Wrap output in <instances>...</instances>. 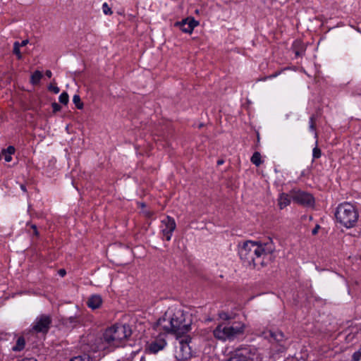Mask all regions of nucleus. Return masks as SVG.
<instances>
[{
	"label": "nucleus",
	"instance_id": "1",
	"mask_svg": "<svg viewBox=\"0 0 361 361\" xmlns=\"http://www.w3.org/2000/svg\"><path fill=\"white\" fill-rule=\"evenodd\" d=\"M190 320L186 319L184 311L178 305L169 307L157 321V330L177 335L175 357L178 360H188L192 355L189 345L190 338L188 336H180L190 330Z\"/></svg>",
	"mask_w": 361,
	"mask_h": 361
},
{
	"label": "nucleus",
	"instance_id": "2",
	"mask_svg": "<svg viewBox=\"0 0 361 361\" xmlns=\"http://www.w3.org/2000/svg\"><path fill=\"white\" fill-rule=\"evenodd\" d=\"M274 250L271 240L263 243L248 240L239 246L238 255L245 266L255 268L265 266Z\"/></svg>",
	"mask_w": 361,
	"mask_h": 361
},
{
	"label": "nucleus",
	"instance_id": "3",
	"mask_svg": "<svg viewBox=\"0 0 361 361\" xmlns=\"http://www.w3.org/2000/svg\"><path fill=\"white\" fill-rule=\"evenodd\" d=\"M132 334V330L126 324H115L107 329L103 337L90 336V349L93 352L105 350L110 347H118L127 340Z\"/></svg>",
	"mask_w": 361,
	"mask_h": 361
},
{
	"label": "nucleus",
	"instance_id": "4",
	"mask_svg": "<svg viewBox=\"0 0 361 361\" xmlns=\"http://www.w3.org/2000/svg\"><path fill=\"white\" fill-rule=\"evenodd\" d=\"M336 221L347 228L353 227L359 217L357 208L349 202L340 204L335 213Z\"/></svg>",
	"mask_w": 361,
	"mask_h": 361
},
{
	"label": "nucleus",
	"instance_id": "5",
	"mask_svg": "<svg viewBox=\"0 0 361 361\" xmlns=\"http://www.w3.org/2000/svg\"><path fill=\"white\" fill-rule=\"evenodd\" d=\"M226 361H254L251 350L247 347H240L229 352Z\"/></svg>",
	"mask_w": 361,
	"mask_h": 361
},
{
	"label": "nucleus",
	"instance_id": "6",
	"mask_svg": "<svg viewBox=\"0 0 361 361\" xmlns=\"http://www.w3.org/2000/svg\"><path fill=\"white\" fill-rule=\"evenodd\" d=\"M51 318L49 315L38 316L32 324V329L37 333L46 334L50 328Z\"/></svg>",
	"mask_w": 361,
	"mask_h": 361
},
{
	"label": "nucleus",
	"instance_id": "7",
	"mask_svg": "<svg viewBox=\"0 0 361 361\" xmlns=\"http://www.w3.org/2000/svg\"><path fill=\"white\" fill-rule=\"evenodd\" d=\"M290 196L293 201L298 204L309 207L314 204V198L310 193L301 190H292Z\"/></svg>",
	"mask_w": 361,
	"mask_h": 361
},
{
	"label": "nucleus",
	"instance_id": "8",
	"mask_svg": "<svg viewBox=\"0 0 361 361\" xmlns=\"http://www.w3.org/2000/svg\"><path fill=\"white\" fill-rule=\"evenodd\" d=\"M176 224L175 220L169 216L161 221V231L164 238L167 241H169L171 239L173 232L176 229Z\"/></svg>",
	"mask_w": 361,
	"mask_h": 361
},
{
	"label": "nucleus",
	"instance_id": "9",
	"mask_svg": "<svg viewBox=\"0 0 361 361\" xmlns=\"http://www.w3.org/2000/svg\"><path fill=\"white\" fill-rule=\"evenodd\" d=\"M214 336L215 338L221 340H232V334L229 333L228 325L219 324L214 330Z\"/></svg>",
	"mask_w": 361,
	"mask_h": 361
},
{
	"label": "nucleus",
	"instance_id": "10",
	"mask_svg": "<svg viewBox=\"0 0 361 361\" xmlns=\"http://www.w3.org/2000/svg\"><path fill=\"white\" fill-rule=\"evenodd\" d=\"M197 25L198 22L194 18H188L181 22L176 23L175 25L178 27L183 32L190 34Z\"/></svg>",
	"mask_w": 361,
	"mask_h": 361
},
{
	"label": "nucleus",
	"instance_id": "11",
	"mask_svg": "<svg viewBox=\"0 0 361 361\" xmlns=\"http://www.w3.org/2000/svg\"><path fill=\"white\" fill-rule=\"evenodd\" d=\"M229 333L232 334V340L237 336L243 334L245 330V325L242 322H234L231 325H228Z\"/></svg>",
	"mask_w": 361,
	"mask_h": 361
},
{
	"label": "nucleus",
	"instance_id": "12",
	"mask_svg": "<svg viewBox=\"0 0 361 361\" xmlns=\"http://www.w3.org/2000/svg\"><path fill=\"white\" fill-rule=\"evenodd\" d=\"M166 345V342L164 338H158L153 341L148 345V350L152 353H157L159 350H163Z\"/></svg>",
	"mask_w": 361,
	"mask_h": 361
},
{
	"label": "nucleus",
	"instance_id": "13",
	"mask_svg": "<svg viewBox=\"0 0 361 361\" xmlns=\"http://www.w3.org/2000/svg\"><path fill=\"white\" fill-rule=\"evenodd\" d=\"M102 304V299L99 295H93L90 297L87 301V306L95 310L99 308Z\"/></svg>",
	"mask_w": 361,
	"mask_h": 361
},
{
	"label": "nucleus",
	"instance_id": "14",
	"mask_svg": "<svg viewBox=\"0 0 361 361\" xmlns=\"http://www.w3.org/2000/svg\"><path fill=\"white\" fill-rule=\"evenodd\" d=\"M263 336L265 338H273L277 342L283 341L285 338L284 334L281 331H272L269 330L267 332H263Z\"/></svg>",
	"mask_w": 361,
	"mask_h": 361
},
{
	"label": "nucleus",
	"instance_id": "15",
	"mask_svg": "<svg viewBox=\"0 0 361 361\" xmlns=\"http://www.w3.org/2000/svg\"><path fill=\"white\" fill-rule=\"evenodd\" d=\"M290 203V197L288 195L282 193L279 198V205L280 209H283Z\"/></svg>",
	"mask_w": 361,
	"mask_h": 361
},
{
	"label": "nucleus",
	"instance_id": "16",
	"mask_svg": "<svg viewBox=\"0 0 361 361\" xmlns=\"http://www.w3.org/2000/svg\"><path fill=\"white\" fill-rule=\"evenodd\" d=\"M14 152L15 148L13 146H9L2 151V154L4 155V159L6 162H10L12 160L11 155L14 154Z\"/></svg>",
	"mask_w": 361,
	"mask_h": 361
},
{
	"label": "nucleus",
	"instance_id": "17",
	"mask_svg": "<svg viewBox=\"0 0 361 361\" xmlns=\"http://www.w3.org/2000/svg\"><path fill=\"white\" fill-rule=\"evenodd\" d=\"M42 78V73L39 71H35L31 75L30 82L33 85L39 84L40 80Z\"/></svg>",
	"mask_w": 361,
	"mask_h": 361
},
{
	"label": "nucleus",
	"instance_id": "18",
	"mask_svg": "<svg viewBox=\"0 0 361 361\" xmlns=\"http://www.w3.org/2000/svg\"><path fill=\"white\" fill-rule=\"evenodd\" d=\"M25 341L23 336L18 338L16 343L13 346V351H20L25 348Z\"/></svg>",
	"mask_w": 361,
	"mask_h": 361
},
{
	"label": "nucleus",
	"instance_id": "19",
	"mask_svg": "<svg viewBox=\"0 0 361 361\" xmlns=\"http://www.w3.org/2000/svg\"><path fill=\"white\" fill-rule=\"evenodd\" d=\"M250 160L251 162L257 166H259L262 163L261 154L258 152H255L252 154Z\"/></svg>",
	"mask_w": 361,
	"mask_h": 361
},
{
	"label": "nucleus",
	"instance_id": "20",
	"mask_svg": "<svg viewBox=\"0 0 361 361\" xmlns=\"http://www.w3.org/2000/svg\"><path fill=\"white\" fill-rule=\"evenodd\" d=\"M309 128H310V131H312V132L314 133V137L317 138L318 135H317V132L315 131V130H316V123H315V117H314V116H312L310 118Z\"/></svg>",
	"mask_w": 361,
	"mask_h": 361
},
{
	"label": "nucleus",
	"instance_id": "21",
	"mask_svg": "<svg viewBox=\"0 0 361 361\" xmlns=\"http://www.w3.org/2000/svg\"><path fill=\"white\" fill-rule=\"evenodd\" d=\"M70 361H92L90 355L84 354L73 357Z\"/></svg>",
	"mask_w": 361,
	"mask_h": 361
},
{
	"label": "nucleus",
	"instance_id": "22",
	"mask_svg": "<svg viewBox=\"0 0 361 361\" xmlns=\"http://www.w3.org/2000/svg\"><path fill=\"white\" fill-rule=\"evenodd\" d=\"M73 102L78 109H82L83 108V104L81 102L79 95L75 94L73 97Z\"/></svg>",
	"mask_w": 361,
	"mask_h": 361
},
{
	"label": "nucleus",
	"instance_id": "23",
	"mask_svg": "<svg viewBox=\"0 0 361 361\" xmlns=\"http://www.w3.org/2000/svg\"><path fill=\"white\" fill-rule=\"evenodd\" d=\"M13 53L17 56L18 59H21L23 56L20 51V42H16L13 44Z\"/></svg>",
	"mask_w": 361,
	"mask_h": 361
},
{
	"label": "nucleus",
	"instance_id": "24",
	"mask_svg": "<svg viewBox=\"0 0 361 361\" xmlns=\"http://www.w3.org/2000/svg\"><path fill=\"white\" fill-rule=\"evenodd\" d=\"M59 102L63 104H67L69 100L68 94L66 92H62L59 96Z\"/></svg>",
	"mask_w": 361,
	"mask_h": 361
},
{
	"label": "nucleus",
	"instance_id": "25",
	"mask_svg": "<svg viewBox=\"0 0 361 361\" xmlns=\"http://www.w3.org/2000/svg\"><path fill=\"white\" fill-rule=\"evenodd\" d=\"M102 11L105 15L112 14L111 8L109 6L108 4L106 2L102 4Z\"/></svg>",
	"mask_w": 361,
	"mask_h": 361
},
{
	"label": "nucleus",
	"instance_id": "26",
	"mask_svg": "<svg viewBox=\"0 0 361 361\" xmlns=\"http://www.w3.org/2000/svg\"><path fill=\"white\" fill-rule=\"evenodd\" d=\"M321 150L317 146L312 150V157L314 159H318L321 157Z\"/></svg>",
	"mask_w": 361,
	"mask_h": 361
},
{
	"label": "nucleus",
	"instance_id": "27",
	"mask_svg": "<svg viewBox=\"0 0 361 361\" xmlns=\"http://www.w3.org/2000/svg\"><path fill=\"white\" fill-rule=\"evenodd\" d=\"M353 361H361V348L353 355Z\"/></svg>",
	"mask_w": 361,
	"mask_h": 361
},
{
	"label": "nucleus",
	"instance_id": "28",
	"mask_svg": "<svg viewBox=\"0 0 361 361\" xmlns=\"http://www.w3.org/2000/svg\"><path fill=\"white\" fill-rule=\"evenodd\" d=\"M219 317L220 319H224V320H228L231 319L230 315L227 312H219Z\"/></svg>",
	"mask_w": 361,
	"mask_h": 361
},
{
	"label": "nucleus",
	"instance_id": "29",
	"mask_svg": "<svg viewBox=\"0 0 361 361\" xmlns=\"http://www.w3.org/2000/svg\"><path fill=\"white\" fill-rule=\"evenodd\" d=\"M49 90L53 92L55 94H57L59 92L60 90L59 87H58L56 85H50L48 87Z\"/></svg>",
	"mask_w": 361,
	"mask_h": 361
},
{
	"label": "nucleus",
	"instance_id": "30",
	"mask_svg": "<svg viewBox=\"0 0 361 361\" xmlns=\"http://www.w3.org/2000/svg\"><path fill=\"white\" fill-rule=\"evenodd\" d=\"M52 108H53V111L54 112L59 111L61 109L60 105L58 104L57 103H53L52 104Z\"/></svg>",
	"mask_w": 361,
	"mask_h": 361
},
{
	"label": "nucleus",
	"instance_id": "31",
	"mask_svg": "<svg viewBox=\"0 0 361 361\" xmlns=\"http://www.w3.org/2000/svg\"><path fill=\"white\" fill-rule=\"evenodd\" d=\"M320 226L319 225H317L312 231V233L313 235H316L318 233V231L319 229Z\"/></svg>",
	"mask_w": 361,
	"mask_h": 361
},
{
	"label": "nucleus",
	"instance_id": "32",
	"mask_svg": "<svg viewBox=\"0 0 361 361\" xmlns=\"http://www.w3.org/2000/svg\"><path fill=\"white\" fill-rule=\"evenodd\" d=\"M28 40L27 39H25L23 41H22L20 43V47H24V46H26L27 44H28Z\"/></svg>",
	"mask_w": 361,
	"mask_h": 361
},
{
	"label": "nucleus",
	"instance_id": "33",
	"mask_svg": "<svg viewBox=\"0 0 361 361\" xmlns=\"http://www.w3.org/2000/svg\"><path fill=\"white\" fill-rule=\"evenodd\" d=\"M59 274L60 276H64L66 275V271L64 269H60Z\"/></svg>",
	"mask_w": 361,
	"mask_h": 361
},
{
	"label": "nucleus",
	"instance_id": "34",
	"mask_svg": "<svg viewBox=\"0 0 361 361\" xmlns=\"http://www.w3.org/2000/svg\"><path fill=\"white\" fill-rule=\"evenodd\" d=\"M32 228L33 229L34 231V233L37 235H38V231L37 230V226L35 225H32Z\"/></svg>",
	"mask_w": 361,
	"mask_h": 361
},
{
	"label": "nucleus",
	"instance_id": "35",
	"mask_svg": "<svg viewBox=\"0 0 361 361\" xmlns=\"http://www.w3.org/2000/svg\"><path fill=\"white\" fill-rule=\"evenodd\" d=\"M46 75L48 77V78H51L52 76V73L51 71L49 70H47L45 73Z\"/></svg>",
	"mask_w": 361,
	"mask_h": 361
},
{
	"label": "nucleus",
	"instance_id": "36",
	"mask_svg": "<svg viewBox=\"0 0 361 361\" xmlns=\"http://www.w3.org/2000/svg\"><path fill=\"white\" fill-rule=\"evenodd\" d=\"M68 319L70 320V322H71V323H74V322H78V321L76 320V318L73 317H71Z\"/></svg>",
	"mask_w": 361,
	"mask_h": 361
},
{
	"label": "nucleus",
	"instance_id": "37",
	"mask_svg": "<svg viewBox=\"0 0 361 361\" xmlns=\"http://www.w3.org/2000/svg\"><path fill=\"white\" fill-rule=\"evenodd\" d=\"M20 361H37V360H35L34 358H28V359H23Z\"/></svg>",
	"mask_w": 361,
	"mask_h": 361
},
{
	"label": "nucleus",
	"instance_id": "38",
	"mask_svg": "<svg viewBox=\"0 0 361 361\" xmlns=\"http://www.w3.org/2000/svg\"><path fill=\"white\" fill-rule=\"evenodd\" d=\"M20 188L23 191L26 192V187L24 185H21Z\"/></svg>",
	"mask_w": 361,
	"mask_h": 361
},
{
	"label": "nucleus",
	"instance_id": "39",
	"mask_svg": "<svg viewBox=\"0 0 361 361\" xmlns=\"http://www.w3.org/2000/svg\"><path fill=\"white\" fill-rule=\"evenodd\" d=\"M223 164V161H218V164Z\"/></svg>",
	"mask_w": 361,
	"mask_h": 361
}]
</instances>
